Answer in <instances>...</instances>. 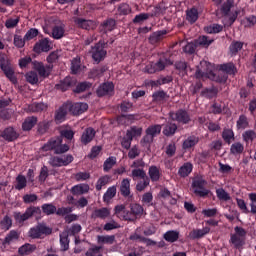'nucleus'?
<instances>
[{"label":"nucleus","instance_id":"5","mask_svg":"<svg viewBox=\"0 0 256 256\" xmlns=\"http://www.w3.org/2000/svg\"><path fill=\"white\" fill-rule=\"evenodd\" d=\"M51 233H53V229L47 226L45 222H41L30 228L29 237H31V239H43V237H47V235H51Z\"/></svg>","mask_w":256,"mask_h":256},{"label":"nucleus","instance_id":"40","mask_svg":"<svg viewBox=\"0 0 256 256\" xmlns=\"http://www.w3.org/2000/svg\"><path fill=\"white\" fill-rule=\"evenodd\" d=\"M50 127H51V121H49V120L40 121L37 124V134L45 135V133H47V131H49Z\"/></svg>","mask_w":256,"mask_h":256},{"label":"nucleus","instance_id":"32","mask_svg":"<svg viewBox=\"0 0 256 256\" xmlns=\"http://www.w3.org/2000/svg\"><path fill=\"white\" fill-rule=\"evenodd\" d=\"M177 124L173 123V122H167L164 125L163 128V135H165V137H173V135H175V133H177Z\"/></svg>","mask_w":256,"mask_h":256},{"label":"nucleus","instance_id":"34","mask_svg":"<svg viewBox=\"0 0 256 256\" xmlns=\"http://www.w3.org/2000/svg\"><path fill=\"white\" fill-rule=\"evenodd\" d=\"M236 129L237 131H245V129H249V119L245 114H241L236 121Z\"/></svg>","mask_w":256,"mask_h":256},{"label":"nucleus","instance_id":"45","mask_svg":"<svg viewBox=\"0 0 256 256\" xmlns=\"http://www.w3.org/2000/svg\"><path fill=\"white\" fill-rule=\"evenodd\" d=\"M81 71V58L79 56L71 60V73L72 75H78Z\"/></svg>","mask_w":256,"mask_h":256},{"label":"nucleus","instance_id":"19","mask_svg":"<svg viewBox=\"0 0 256 256\" xmlns=\"http://www.w3.org/2000/svg\"><path fill=\"white\" fill-rule=\"evenodd\" d=\"M209 233H211V228L209 227H204L202 229H194L190 232L189 237L192 240L195 239H203V237H205V235H209Z\"/></svg>","mask_w":256,"mask_h":256},{"label":"nucleus","instance_id":"25","mask_svg":"<svg viewBox=\"0 0 256 256\" xmlns=\"http://www.w3.org/2000/svg\"><path fill=\"white\" fill-rule=\"evenodd\" d=\"M32 69L36 71V73H38L39 77H43L44 79H46L47 69L45 68V64H43V62L33 60Z\"/></svg>","mask_w":256,"mask_h":256},{"label":"nucleus","instance_id":"49","mask_svg":"<svg viewBox=\"0 0 256 256\" xmlns=\"http://www.w3.org/2000/svg\"><path fill=\"white\" fill-rule=\"evenodd\" d=\"M116 164H117V158L113 156H110L109 158H107L103 164L104 173H109V171H111V169H113V166H115Z\"/></svg>","mask_w":256,"mask_h":256},{"label":"nucleus","instance_id":"38","mask_svg":"<svg viewBox=\"0 0 256 256\" xmlns=\"http://www.w3.org/2000/svg\"><path fill=\"white\" fill-rule=\"evenodd\" d=\"M72 195H85V193H89L88 184H78L71 188Z\"/></svg>","mask_w":256,"mask_h":256},{"label":"nucleus","instance_id":"48","mask_svg":"<svg viewBox=\"0 0 256 256\" xmlns=\"http://www.w3.org/2000/svg\"><path fill=\"white\" fill-rule=\"evenodd\" d=\"M245 151V146L241 142H235L230 146L231 155H241Z\"/></svg>","mask_w":256,"mask_h":256},{"label":"nucleus","instance_id":"30","mask_svg":"<svg viewBox=\"0 0 256 256\" xmlns=\"http://www.w3.org/2000/svg\"><path fill=\"white\" fill-rule=\"evenodd\" d=\"M69 111V108L67 106V103H64L55 113V121L58 123H63L65 121V117H67V112Z\"/></svg>","mask_w":256,"mask_h":256},{"label":"nucleus","instance_id":"47","mask_svg":"<svg viewBox=\"0 0 256 256\" xmlns=\"http://www.w3.org/2000/svg\"><path fill=\"white\" fill-rule=\"evenodd\" d=\"M91 87H93V84L90 82H80L76 85V89L73 90V93H85V91H89Z\"/></svg>","mask_w":256,"mask_h":256},{"label":"nucleus","instance_id":"62","mask_svg":"<svg viewBox=\"0 0 256 256\" xmlns=\"http://www.w3.org/2000/svg\"><path fill=\"white\" fill-rule=\"evenodd\" d=\"M38 36H39V29L30 28L24 35V41H31V40L35 39V37H38Z\"/></svg>","mask_w":256,"mask_h":256},{"label":"nucleus","instance_id":"1","mask_svg":"<svg viewBox=\"0 0 256 256\" xmlns=\"http://www.w3.org/2000/svg\"><path fill=\"white\" fill-rule=\"evenodd\" d=\"M75 137L73 130L64 129L60 131V136L51 138L42 146V151H54L55 155H63L69 151V145L63 144V138L71 141Z\"/></svg>","mask_w":256,"mask_h":256},{"label":"nucleus","instance_id":"55","mask_svg":"<svg viewBox=\"0 0 256 256\" xmlns=\"http://www.w3.org/2000/svg\"><path fill=\"white\" fill-rule=\"evenodd\" d=\"M44 215H55L57 207L51 203H45L41 206Z\"/></svg>","mask_w":256,"mask_h":256},{"label":"nucleus","instance_id":"28","mask_svg":"<svg viewBox=\"0 0 256 256\" xmlns=\"http://www.w3.org/2000/svg\"><path fill=\"white\" fill-rule=\"evenodd\" d=\"M148 175V178L150 179V181H152V183H157V181L161 179V170L159 169V167L152 165L148 169Z\"/></svg>","mask_w":256,"mask_h":256},{"label":"nucleus","instance_id":"57","mask_svg":"<svg viewBox=\"0 0 256 256\" xmlns=\"http://www.w3.org/2000/svg\"><path fill=\"white\" fill-rule=\"evenodd\" d=\"M216 197L219 201H231V195H229L223 188L216 189Z\"/></svg>","mask_w":256,"mask_h":256},{"label":"nucleus","instance_id":"12","mask_svg":"<svg viewBox=\"0 0 256 256\" xmlns=\"http://www.w3.org/2000/svg\"><path fill=\"white\" fill-rule=\"evenodd\" d=\"M34 53H49L51 51V41L49 38L39 40L33 47Z\"/></svg>","mask_w":256,"mask_h":256},{"label":"nucleus","instance_id":"39","mask_svg":"<svg viewBox=\"0 0 256 256\" xmlns=\"http://www.w3.org/2000/svg\"><path fill=\"white\" fill-rule=\"evenodd\" d=\"M47 109V105L43 102H34L28 106V111L30 113H41Z\"/></svg>","mask_w":256,"mask_h":256},{"label":"nucleus","instance_id":"8","mask_svg":"<svg viewBox=\"0 0 256 256\" xmlns=\"http://www.w3.org/2000/svg\"><path fill=\"white\" fill-rule=\"evenodd\" d=\"M144 211L143 206L140 204H130V211L128 210V212L123 216V221H137V219L143 215Z\"/></svg>","mask_w":256,"mask_h":256},{"label":"nucleus","instance_id":"24","mask_svg":"<svg viewBox=\"0 0 256 256\" xmlns=\"http://www.w3.org/2000/svg\"><path fill=\"white\" fill-rule=\"evenodd\" d=\"M116 22L114 19L110 18L105 20L101 25H100V33H103L104 35H107V33L113 31L115 29Z\"/></svg>","mask_w":256,"mask_h":256},{"label":"nucleus","instance_id":"63","mask_svg":"<svg viewBox=\"0 0 256 256\" xmlns=\"http://www.w3.org/2000/svg\"><path fill=\"white\" fill-rule=\"evenodd\" d=\"M109 179H111V177H109L108 175L100 177L96 183V191H101L103 187H105V185L109 183Z\"/></svg>","mask_w":256,"mask_h":256},{"label":"nucleus","instance_id":"46","mask_svg":"<svg viewBox=\"0 0 256 256\" xmlns=\"http://www.w3.org/2000/svg\"><path fill=\"white\" fill-rule=\"evenodd\" d=\"M256 138V132L254 130H246L242 134V139L246 145H249V143H253Z\"/></svg>","mask_w":256,"mask_h":256},{"label":"nucleus","instance_id":"23","mask_svg":"<svg viewBox=\"0 0 256 256\" xmlns=\"http://www.w3.org/2000/svg\"><path fill=\"white\" fill-rule=\"evenodd\" d=\"M34 251H37V246L35 244L25 243L18 248V255L27 256L31 255V253H34Z\"/></svg>","mask_w":256,"mask_h":256},{"label":"nucleus","instance_id":"59","mask_svg":"<svg viewBox=\"0 0 256 256\" xmlns=\"http://www.w3.org/2000/svg\"><path fill=\"white\" fill-rule=\"evenodd\" d=\"M26 81L30 83V85H37V83H39V76L37 75V72L30 71L26 73Z\"/></svg>","mask_w":256,"mask_h":256},{"label":"nucleus","instance_id":"4","mask_svg":"<svg viewBox=\"0 0 256 256\" xmlns=\"http://www.w3.org/2000/svg\"><path fill=\"white\" fill-rule=\"evenodd\" d=\"M205 185H207V180L203 179V177L198 176L193 179L192 189L196 197H201L202 199H205V197L209 196V193H211V190L205 188Z\"/></svg>","mask_w":256,"mask_h":256},{"label":"nucleus","instance_id":"15","mask_svg":"<svg viewBox=\"0 0 256 256\" xmlns=\"http://www.w3.org/2000/svg\"><path fill=\"white\" fill-rule=\"evenodd\" d=\"M0 68L5 74V76L7 77V79H9V81H11V83L15 85L17 83V77L15 76V71L13 70V68L5 64V62H1V61H0Z\"/></svg>","mask_w":256,"mask_h":256},{"label":"nucleus","instance_id":"36","mask_svg":"<svg viewBox=\"0 0 256 256\" xmlns=\"http://www.w3.org/2000/svg\"><path fill=\"white\" fill-rule=\"evenodd\" d=\"M53 39H63L65 37V24L56 25L52 29Z\"/></svg>","mask_w":256,"mask_h":256},{"label":"nucleus","instance_id":"41","mask_svg":"<svg viewBox=\"0 0 256 256\" xmlns=\"http://www.w3.org/2000/svg\"><path fill=\"white\" fill-rule=\"evenodd\" d=\"M19 240V232L16 230H11L5 237L4 241L2 242L3 245H11L13 241Z\"/></svg>","mask_w":256,"mask_h":256},{"label":"nucleus","instance_id":"7","mask_svg":"<svg viewBox=\"0 0 256 256\" xmlns=\"http://www.w3.org/2000/svg\"><path fill=\"white\" fill-rule=\"evenodd\" d=\"M105 47H107V43H103L102 41H99L94 47H92V59L97 63V65L107 57V50H105Z\"/></svg>","mask_w":256,"mask_h":256},{"label":"nucleus","instance_id":"26","mask_svg":"<svg viewBox=\"0 0 256 256\" xmlns=\"http://www.w3.org/2000/svg\"><path fill=\"white\" fill-rule=\"evenodd\" d=\"M165 35H167V30H159V31L153 32L149 36V43H151V45H157V43H160V41H163V38L165 37Z\"/></svg>","mask_w":256,"mask_h":256},{"label":"nucleus","instance_id":"56","mask_svg":"<svg viewBox=\"0 0 256 256\" xmlns=\"http://www.w3.org/2000/svg\"><path fill=\"white\" fill-rule=\"evenodd\" d=\"M61 251H69V235L67 233L60 234Z\"/></svg>","mask_w":256,"mask_h":256},{"label":"nucleus","instance_id":"17","mask_svg":"<svg viewBox=\"0 0 256 256\" xmlns=\"http://www.w3.org/2000/svg\"><path fill=\"white\" fill-rule=\"evenodd\" d=\"M120 195L125 198L133 197L131 195V179L124 178L120 183Z\"/></svg>","mask_w":256,"mask_h":256},{"label":"nucleus","instance_id":"3","mask_svg":"<svg viewBox=\"0 0 256 256\" xmlns=\"http://www.w3.org/2000/svg\"><path fill=\"white\" fill-rule=\"evenodd\" d=\"M41 215V208L39 206H30L26 208L24 213L14 212L13 217L16 223L23 224L25 221H29L32 217H39Z\"/></svg>","mask_w":256,"mask_h":256},{"label":"nucleus","instance_id":"53","mask_svg":"<svg viewBox=\"0 0 256 256\" xmlns=\"http://www.w3.org/2000/svg\"><path fill=\"white\" fill-rule=\"evenodd\" d=\"M115 195H117V187L116 186L109 187L103 195V202L109 203V201H111V199H113Z\"/></svg>","mask_w":256,"mask_h":256},{"label":"nucleus","instance_id":"33","mask_svg":"<svg viewBox=\"0 0 256 256\" xmlns=\"http://www.w3.org/2000/svg\"><path fill=\"white\" fill-rule=\"evenodd\" d=\"M219 94V88L212 86L210 88H204L201 91V97H205L206 99H215Z\"/></svg>","mask_w":256,"mask_h":256},{"label":"nucleus","instance_id":"58","mask_svg":"<svg viewBox=\"0 0 256 256\" xmlns=\"http://www.w3.org/2000/svg\"><path fill=\"white\" fill-rule=\"evenodd\" d=\"M243 45L244 43L241 41H232V43L229 46L230 53H232V55H237V52L243 49Z\"/></svg>","mask_w":256,"mask_h":256},{"label":"nucleus","instance_id":"22","mask_svg":"<svg viewBox=\"0 0 256 256\" xmlns=\"http://www.w3.org/2000/svg\"><path fill=\"white\" fill-rule=\"evenodd\" d=\"M198 20H199V10L197 8L192 7L186 10V21H188L190 25L197 23Z\"/></svg>","mask_w":256,"mask_h":256},{"label":"nucleus","instance_id":"35","mask_svg":"<svg viewBox=\"0 0 256 256\" xmlns=\"http://www.w3.org/2000/svg\"><path fill=\"white\" fill-rule=\"evenodd\" d=\"M38 118L36 116L27 117L22 123L23 131H31L37 125Z\"/></svg>","mask_w":256,"mask_h":256},{"label":"nucleus","instance_id":"21","mask_svg":"<svg viewBox=\"0 0 256 256\" xmlns=\"http://www.w3.org/2000/svg\"><path fill=\"white\" fill-rule=\"evenodd\" d=\"M193 173V163L191 162H185L179 169H178V175L182 179H185L186 177H189Z\"/></svg>","mask_w":256,"mask_h":256},{"label":"nucleus","instance_id":"16","mask_svg":"<svg viewBox=\"0 0 256 256\" xmlns=\"http://www.w3.org/2000/svg\"><path fill=\"white\" fill-rule=\"evenodd\" d=\"M95 135V129L91 127L86 128L80 138L82 145H89V143L95 139Z\"/></svg>","mask_w":256,"mask_h":256},{"label":"nucleus","instance_id":"9","mask_svg":"<svg viewBox=\"0 0 256 256\" xmlns=\"http://www.w3.org/2000/svg\"><path fill=\"white\" fill-rule=\"evenodd\" d=\"M169 117L172 121H176L181 125H189V123H191V115L183 109H179L176 112H170Z\"/></svg>","mask_w":256,"mask_h":256},{"label":"nucleus","instance_id":"37","mask_svg":"<svg viewBox=\"0 0 256 256\" xmlns=\"http://www.w3.org/2000/svg\"><path fill=\"white\" fill-rule=\"evenodd\" d=\"M222 139L224 143L231 145V142L235 141V132H233V129L224 128L222 131Z\"/></svg>","mask_w":256,"mask_h":256},{"label":"nucleus","instance_id":"60","mask_svg":"<svg viewBox=\"0 0 256 256\" xmlns=\"http://www.w3.org/2000/svg\"><path fill=\"white\" fill-rule=\"evenodd\" d=\"M13 227V220L9 216H5L0 222V228L3 231H9Z\"/></svg>","mask_w":256,"mask_h":256},{"label":"nucleus","instance_id":"31","mask_svg":"<svg viewBox=\"0 0 256 256\" xmlns=\"http://www.w3.org/2000/svg\"><path fill=\"white\" fill-rule=\"evenodd\" d=\"M107 66H98L93 68L90 72H89V78L90 79H101V77H103V75L105 74V71H107Z\"/></svg>","mask_w":256,"mask_h":256},{"label":"nucleus","instance_id":"29","mask_svg":"<svg viewBox=\"0 0 256 256\" xmlns=\"http://www.w3.org/2000/svg\"><path fill=\"white\" fill-rule=\"evenodd\" d=\"M199 143V138L195 135L189 136L187 139H185L182 143V149L184 151H187L189 149H193L197 144Z\"/></svg>","mask_w":256,"mask_h":256},{"label":"nucleus","instance_id":"51","mask_svg":"<svg viewBox=\"0 0 256 256\" xmlns=\"http://www.w3.org/2000/svg\"><path fill=\"white\" fill-rule=\"evenodd\" d=\"M167 92L163 90L156 91L152 94V101L154 103H163L167 99Z\"/></svg>","mask_w":256,"mask_h":256},{"label":"nucleus","instance_id":"14","mask_svg":"<svg viewBox=\"0 0 256 256\" xmlns=\"http://www.w3.org/2000/svg\"><path fill=\"white\" fill-rule=\"evenodd\" d=\"M0 137H2V139L8 143H13V141H17V139H19V133L15 131V128L7 127L1 133Z\"/></svg>","mask_w":256,"mask_h":256},{"label":"nucleus","instance_id":"27","mask_svg":"<svg viewBox=\"0 0 256 256\" xmlns=\"http://www.w3.org/2000/svg\"><path fill=\"white\" fill-rule=\"evenodd\" d=\"M169 65H173V61L167 57H161L157 62H154L157 73L165 71V67H169Z\"/></svg>","mask_w":256,"mask_h":256},{"label":"nucleus","instance_id":"6","mask_svg":"<svg viewBox=\"0 0 256 256\" xmlns=\"http://www.w3.org/2000/svg\"><path fill=\"white\" fill-rule=\"evenodd\" d=\"M235 234H231L230 243L234 245L235 249H241L245 245V237H247V230L243 227L236 226L234 228Z\"/></svg>","mask_w":256,"mask_h":256},{"label":"nucleus","instance_id":"18","mask_svg":"<svg viewBox=\"0 0 256 256\" xmlns=\"http://www.w3.org/2000/svg\"><path fill=\"white\" fill-rule=\"evenodd\" d=\"M73 22L76 27L79 29H85L86 31H89V29L93 27V21L85 18L74 17Z\"/></svg>","mask_w":256,"mask_h":256},{"label":"nucleus","instance_id":"2","mask_svg":"<svg viewBox=\"0 0 256 256\" xmlns=\"http://www.w3.org/2000/svg\"><path fill=\"white\" fill-rule=\"evenodd\" d=\"M196 79H203V77H207L208 79H212V81H216V83H227V75L217 76L215 74V66L210 62L205 60L200 62V66L197 67L195 72Z\"/></svg>","mask_w":256,"mask_h":256},{"label":"nucleus","instance_id":"20","mask_svg":"<svg viewBox=\"0 0 256 256\" xmlns=\"http://www.w3.org/2000/svg\"><path fill=\"white\" fill-rule=\"evenodd\" d=\"M110 215H111V210H109L107 207H103V208L95 209L92 212L91 217H92V219H102V220H105L108 217H110Z\"/></svg>","mask_w":256,"mask_h":256},{"label":"nucleus","instance_id":"42","mask_svg":"<svg viewBox=\"0 0 256 256\" xmlns=\"http://www.w3.org/2000/svg\"><path fill=\"white\" fill-rule=\"evenodd\" d=\"M126 135L132 140L135 139V137H141V135H143V128L132 126L129 130L126 131Z\"/></svg>","mask_w":256,"mask_h":256},{"label":"nucleus","instance_id":"13","mask_svg":"<svg viewBox=\"0 0 256 256\" xmlns=\"http://www.w3.org/2000/svg\"><path fill=\"white\" fill-rule=\"evenodd\" d=\"M75 85H77V79L67 76L59 84H56V89L65 92L69 91L71 87H75Z\"/></svg>","mask_w":256,"mask_h":256},{"label":"nucleus","instance_id":"11","mask_svg":"<svg viewBox=\"0 0 256 256\" xmlns=\"http://www.w3.org/2000/svg\"><path fill=\"white\" fill-rule=\"evenodd\" d=\"M66 106L68 107L69 113L74 116L83 115L89 109V104L83 102H66Z\"/></svg>","mask_w":256,"mask_h":256},{"label":"nucleus","instance_id":"44","mask_svg":"<svg viewBox=\"0 0 256 256\" xmlns=\"http://www.w3.org/2000/svg\"><path fill=\"white\" fill-rule=\"evenodd\" d=\"M145 133L146 135H149L150 137L155 139L157 135L161 134V125L159 124L151 125L146 129Z\"/></svg>","mask_w":256,"mask_h":256},{"label":"nucleus","instance_id":"10","mask_svg":"<svg viewBox=\"0 0 256 256\" xmlns=\"http://www.w3.org/2000/svg\"><path fill=\"white\" fill-rule=\"evenodd\" d=\"M97 97H113L115 95V84L113 82H104L96 90Z\"/></svg>","mask_w":256,"mask_h":256},{"label":"nucleus","instance_id":"54","mask_svg":"<svg viewBox=\"0 0 256 256\" xmlns=\"http://www.w3.org/2000/svg\"><path fill=\"white\" fill-rule=\"evenodd\" d=\"M25 187H27V178L20 174L16 177L15 189L17 191H22V189H25Z\"/></svg>","mask_w":256,"mask_h":256},{"label":"nucleus","instance_id":"50","mask_svg":"<svg viewBox=\"0 0 256 256\" xmlns=\"http://www.w3.org/2000/svg\"><path fill=\"white\" fill-rule=\"evenodd\" d=\"M164 239L168 243H175L179 240V232L175 230H169L164 234Z\"/></svg>","mask_w":256,"mask_h":256},{"label":"nucleus","instance_id":"52","mask_svg":"<svg viewBox=\"0 0 256 256\" xmlns=\"http://www.w3.org/2000/svg\"><path fill=\"white\" fill-rule=\"evenodd\" d=\"M221 71L226 73L227 75H235L237 73V67L233 63H226L220 66Z\"/></svg>","mask_w":256,"mask_h":256},{"label":"nucleus","instance_id":"61","mask_svg":"<svg viewBox=\"0 0 256 256\" xmlns=\"http://www.w3.org/2000/svg\"><path fill=\"white\" fill-rule=\"evenodd\" d=\"M235 5V0H226L221 6V12L223 15H229L231 8Z\"/></svg>","mask_w":256,"mask_h":256},{"label":"nucleus","instance_id":"43","mask_svg":"<svg viewBox=\"0 0 256 256\" xmlns=\"http://www.w3.org/2000/svg\"><path fill=\"white\" fill-rule=\"evenodd\" d=\"M97 243H99L100 245H113V243H115V235H98Z\"/></svg>","mask_w":256,"mask_h":256},{"label":"nucleus","instance_id":"64","mask_svg":"<svg viewBox=\"0 0 256 256\" xmlns=\"http://www.w3.org/2000/svg\"><path fill=\"white\" fill-rule=\"evenodd\" d=\"M243 23H244L245 27H255L256 16L255 15L246 16L243 20Z\"/></svg>","mask_w":256,"mask_h":256}]
</instances>
